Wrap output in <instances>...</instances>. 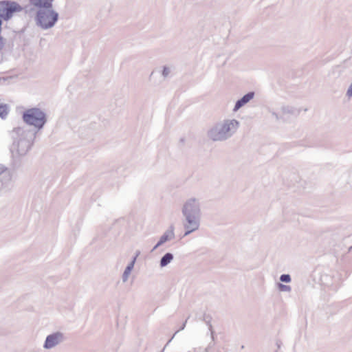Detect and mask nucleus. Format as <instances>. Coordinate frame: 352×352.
I'll return each mask as SVG.
<instances>
[{
	"instance_id": "1",
	"label": "nucleus",
	"mask_w": 352,
	"mask_h": 352,
	"mask_svg": "<svg viewBox=\"0 0 352 352\" xmlns=\"http://www.w3.org/2000/svg\"><path fill=\"white\" fill-rule=\"evenodd\" d=\"M183 216V227L185 230L184 234L186 236L193 232L199 230L201 219V201L198 197L188 198L182 206Z\"/></svg>"
},
{
	"instance_id": "2",
	"label": "nucleus",
	"mask_w": 352,
	"mask_h": 352,
	"mask_svg": "<svg viewBox=\"0 0 352 352\" xmlns=\"http://www.w3.org/2000/svg\"><path fill=\"white\" fill-rule=\"evenodd\" d=\"M54 0H30V4L36 9L35 22L42 30H49L55 26L59 17L54 9Z\"/></svg>"
},
{
	"instance_id": "3",
	"label": "nucleus",
	"mask_w": 352,
	"mask_h": 352,
	"mask_svg": "<svg viewBox=\"0 0 352 352\" xmlns=\"http://www.w3.org/2000/svg\"><path fill=\"white\" fill-rule=\"evenodd\" d=\"M240 122L234 118H226L211 126L207 131V138L212 142H225L238 131Z\"/></svg>"
},
{
	"instance_id": "4",
	"label": "nucleus",
	"mask_w": 352,
	"mask_h": 352,
	"mask_svg": "<svg viewBox=\"0 0 352 352\" xmlns=\"http://www.w3.org/2000/svg\"><path fill=\"white\" fill-rule=\"evenodd\" d=\"M23 120L28 125L34 126L38 131L42 129L47 122L45 111L38 107L26 109L23 113Z\"/></svg>"
},
{
	"instance_id": "5",
	"label": "nucleus",
	"mask_w": 352,
	"mask_h": 352,
	"mask_svg": "<svg viewBox=\"0 0 352 352\" xmlns=\"http://www.w3.org/2000/svg\"><path fill=\"white\" fill-rule=\"evenodd\" d=\"M23 7L18 3L12 1H0V22L2 21H8L12 18L15 14L21 12Z\"/></svg>"
},
{
	"instance_id": "6",
	"label": "nucleus",
	"mask_w": 352,
	"mask_h": 352,
	"mask_svg": "<svg viewBox=\"0 0 352 352\" xmlns=\"http://www.w3.org/2000/svg\"><path fill=\"white\" fill-rule=\"evenodd\" d=\"M35 134L31 133L27 138L20 139L16 144H14L12 151L14 154L25 155L30 150Z\"/></svg>"
},
{
	"instance_id": "7",
	"label": "nucleus",
	"mask_w": 352,
	"mask_h": 352,
	"mask_svg": "<svg viewBox=\"0 0 352 352\" xmlns=\"http://www.w3.org/2000/svg\"><path fill=\"white\" fill-rule=\"evenodd\" d=\"M65 340V336L61 331H55L47 336L43 344V349L49 350L56 347Z\"/></svg>"
},
{
	"instance_id": "8",
	"label": "nucleus",
	"mask_w": 352,
	"mask_h": 352,
	"mask_svg": "<svg viewBox=\"0 0 352 352\" xmlns=\"http://www.w3.org/2000/svg\"><path fill=\"white\" fill-rule=\"evenodd\" d=\"M12 179L11 170L3 164H0V193L6 191Z\"/></svg>"
},
{
	"instance_id": "9",
	"label": "nucleus",
	"mask_w": 352,
	"mask_h": 352,
	"mask_svg": "<svg viewBox=\"0 0 352 352\" xmlns=\"http://www.w3.org/2000/svg\"><path fill=\"white\" fill-rule=\"evenodd\" d=\"M175 238V228L173 226H170L168 227L167 230L163 233V234L160 236L158 242L153 247L152 251L155 250L157 248L162 245L166 242H169Z\"/></svg>"
},
{
	"instance_id": "10",
	"label": "nucleus",
	"mask_w": 352,
	"mask_h": 352,
	"mask_svg": "<svg viewBox=\"0 0 352 352\" xmlns=\"http://www.w3.org/2000/svg\"><path fill=\"white\" fill-rule=\"evenodd\" d=\"M254 92L252 91L248 92L244 95L241 98L236 102L232 111L234 112H237L241 108L250 102L254 98Z\"/></svg>"
},
{
	"instance_id": "11",
	"label": "nucleus",
	"mask_w": 352,
	"mask_h": 352,
	"mask_svg": "<svg viewBox=\"0 0 352 352\" xmlns=\"http://www.w3.org/2000/svg\"><path fill=\"white\" fill-rule=\"evenodd\" d=\"M135 263V258H133L132 261L127 265V266L124 269V272L122 275V280L124 283L128 281L130 274L132 270H133Z\"/></svg>"
},
{
	"instance_id": "12",
	"label": "nucleus",
	"mask_w": 352,
	"mask_h": 352,
	"mask_svg": "<svg viewBox=\"0 0 352 352\" xmlns=\"http://www.w3.org/2000/svg\"><path fill=\"white\" fill-rule=\"evenodd\" d=\"M174 258L173 254L172 253L167 252L160 259V267H164L167 266L169 263H170Z\"/></svg>"
},
{
	"instance_id": "13",
	"label": "nucleus",
	"mask_w": 352,
	"mask_h": 352,
	"mask_svg": "<svg viewBox=\"0 0 352 352\" xmlns=\"http://www.w3.org/2000/svg\"><path fill=\"white\" fill-rule=\"evenodd\" d=\"M173 67L170 65H164L162 67V70L161 72L162 76L164 80H166L167 78L170 77L172 74Z\"/></svg>"
},
{
	"instance_id": "14",
	"label": "nucleus",
	"mask_w": 352,
	"mask_h": 352,
	"mask_svg": "<svg viewBox=\"0 0 352 352\" xmlns=\"http://www.w3.org/2000/svg\"><path fill=\"white\" fill-rule=\"evenodd\" d=\"M281 111L283 112V114H285V113H295V109L292 107H283L281 108Z\"/></svg>"
},
{
	"instance_id": "15",
	"label": "nucleus",
	"mask_w": 352,
	"mask_h": 352,
	"mask_svg": "<svg viewBox=\"0 0 352 352\" xmlns=\"http://www.w3.org/2000/svg\"><path fill=\"white\" fill-rule=\"evenodd\" d=\"M8 114L7 105H0V117L4 118Z\"/></svg>"
},
{
	"instance_id": "16",
	"label": "nucleus",
	"mask_w": 352,
	"mask_h": 352,
	"mask_svg": "<svg viewBox=\"0 0 352 352\" xmlns=\"http://www.w3.org/2000/svg\"><path fill=\"white\" fill-rule=\"evenodd\" d=\"M278 289L282 292H289L291 291V287L289 285H283L282 283H278Z\"/></svg>"
},
{
	"instance_id": "17",
	"label": "nucleus",
	"mask_w": 352,
	"mask_h": 352,
	"mask_svg": "<svg viewBox=\"0 0 352 352\" xmlns=\"http://www.w3.org/2000/svg\"><path fill=\"white\" fill-rule=\"evenodd\" d=\"M291 280V276L289 274H282L280 276V280L283 283H289Z\"/></svg>"
},
{
	"instance_id": "18",
	"label": "nucleus",
	"mask_w": 352,
	"mask_h": 352,
	"mask_svg": "<svg viewBox=\"0 0 352 352\" xmlns=\"http://www.w3.org/2000/svg\"><path fill=\"white\" fill-rule=\"evenodd\" d=\"M208 330H209V331L210 333L211 339H212V340L214 341V331L213 330V328H212V326L211 324H208Z\"/></svg>"
},
{
	"instance_id": "19",
	"label": "nucleus",
	"mask_w": 352,
	"mask_h": 352,
	"mask_svg": "<svg viewBox=\"0 0 352 352\" xmlns=\"http://www.w3.org/2000/svg\"><path fill=\"white\" fill-rule=\"evenodd\" d=\"M346 96L349 98L352 97V82L350 84L346 94Z\"/></svg>"
},
{
	"instance_id": "20",
	"label": "nucleus",
	"mask_w": 352,
	"mask_h": 352,
	"mask_svg": "<svg viewBox=\"0 0 352 352\" xmlns=\"http://www.w3.org/2000/svg\"><path fill=\"white\" fill-rule=\"evenodd\" d=\"M187 352H201L197 348H190Z\"/></svg>"
},
{
	"instance_id": "21",
	"label": "nucleus",
	"mask_w": 352,
	"mask_h": 352,
	"mask_svg": "<svg viewBox=\"0 0 352 352\" xmlns=\"http://www.w3.org/2000/svg\"><path fill=\"white\" fill-rule=\"evenodd\" d=\"M186 322H187V320H186V321L182 325L181 328L178 331H177L174 335H175L179 331L183 330L185 328V327H186Z\"/></svg>"
},
{
	"instance_id": "22",
	"label": "nucleus",
	"mask_w": 352,
	"mask_h": 352,
	"mask_svg": "<svg viewBox=\"0 0 352 352\" xmlns=\"http://www.w3.org/2000/svg\"><path fill=\"white\" fill-rule=\"evenodd\" d=\"M140 251H137V252H135V256L133 257V258H135V261L137 260V258L138 257V256L140 255Z\"/></svg>"
},
{
	"instance_id": "23",
	"label": "nucleus",
	"mask_w": 352,
	"mask_h": 352,
	"mask_svg": "<svg viewBox=\"0 0 352 352\" xmlns=\"http://www.w3.org/2000/svg\"><path fill=\"white\" fill-rule=\"evenodd\" d=\"M174 336H175V335H173V337H172V338L168 340V342H167V344H165V347H166V346H167V344H168L171 342V340L173 339Z\"/></svg>"
},
{
	"instance_id": "24",
	"label": "nucleus",
	"mask_w": 352,
	"mask_h": 352,
	"mask_svg": "<svg viewBox=\"0 0 352 352\" xmlns=\"http://www.w3.org/2000/svg\"><path fill=\"white\" fill-rule=\"evenodd\" d=\"M153 75H154V72H152L149 76L150 79H151V78L153 77Z\"/></svg>"
}]
</instances>
